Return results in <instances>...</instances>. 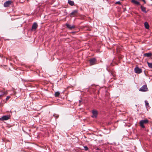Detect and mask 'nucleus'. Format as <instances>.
<instances>
[{
    "label": "nucleus",
    "instance_id": "obj_1",
    "mask_svg": "<svg viewBox=\"0 0 152 152\" xmlns=\"http://www.w3.org/2000/svg\"><path fill=\"white\" fill-rule=\"evenodd\" d=\"M148 91V89L146 85H143L139 89V91H141L145 92Z\"/></svg>",
    "mask_w": 152,
    "mask_h": 152
},
{
    "label": "nucleus",
    "instance_id": "obj_2",
    "mask_svg": "<svg viewBox=\"0 0 152 152\" xmlns=\"http://www.w3.org/2000/svg\"><path fill=\"white\" fill-rule=\"evenodd\" d=\"M148 121L147 120H142L140 121V123L141 126L142 128H144L145 126L144 124H145L148 123Z\"/></svg>",
    "mask_w": 152,
    "mask_h": 152
},
{
    "label": "nucleus",
    "instance_id": "obj_3",
    "mask_svg": "<svg viewBox=\"0 0 152 152\" xmlns=\"http://www.w3.org/2000/svg\"><path fill=\"white\" fill-rule=\"evenodd\" d=\"M134 70L135 72L137 74H140L142 72V69L138 67H135Z\"/></svg>",
    "mask_w": 152,
    "mask_h": 152
},
{
    "label": "nucleus",
    "instance_id": "obj_4",
    "mask_svg": "<svg viewBox=\"0 0 152 152\" xmlns=\"http://www.w3.org/2000/svg\"><path fill=\"white\" fill-rule=\"evenodd\" d=\"M10 117L8 115H4L1 118H0V120L1 121H4V120H7L10 119Z\"/></svg>",
    "mask_w": 152,
    "mask_h": 152
},
{
    "label": "nucleus",
    "instance_id": "obj_5",
    "mask_svg": "<svg viewBox=\"0 0 152 152\" xmlns=\"http://www.w3.org/2000/svg\"><path fill=\"white\" fill-rule=\"evenodd\" d=\"M12 1H9L5 2L4 4V6L5 7H7L9 6L11 4Z\"/></svg>",
    "mask_w": 152,
    "mask_h": 152
},
{
    "label": "nucleus",
    "instance_id": "obj_6",
    "mask_svg": "<svg viewBox=\"0 0 152 152\" xmlns=\"http://www.w3.org/2000/svg\"><path fill=\"white\" fill-rule=\"evenodd\" d=\"M38 26L37 24V23H33L32 26L31 30V31H35L37 29Z\"/></svg>",
    "mask_w": 152,
    "mask_h": 152
},
{
    "label": "nucleus",
    "instance_id": "obj_7",
    "mask_svg": "<svg viewBox=\"0 0 152 152\" xmlns=\"http://www.w3.org/2000/svg\"><path fill=\"white\" fill-rule=\"evenodd\" d=\"M89 62L91 65H93L96 64V60L95 58H93L90 59Z\"/></svg>",
    "mask_w": 152,
    "mask_h": 152
},
{
    "label": "nucleus",
    "instance_id": "obj_8",
    "mask_svg": "<svg viewBox=\"0 0 152 152\" xmlns=\"http://www.w3.org/2000/svg\"><path fill=\"white\" fill-rule=\"evenodd\" d=\"M66 26L67 28L71 30L74 28L75 27L74 26L71 25L68 23L66 24Z\"/></svg>",
    "mask_w": 152,
    "mask_h": 152
},
{
    "label": "nucleus",
    "instance_id": "obj_9",
    "mask_svg": "<svg viewBox=\"0 0 152 152\" xmlns=\"http://www.w3.org/2000/svg\"><path fill=\"white\" fill-rule=\"evenodd\" d=\"M77 10H74V11H73L72 12L70 13V16L71 17H73L74 16H75L77 14Z\"/></svg>",
    "mask_w": 152,
    "mask_h": 152
},
{
    "label": "nucleus",
    "instance_id": "obj_10",
    "mask_svg": "<svg viewBox=\"0 0 152 152\" xmlns=\"http://www.w3.org/2000/svg\"><path fill=\"white\" fill-rule=\"evenodd\" d=\"M93 115L92 116V118H96L97 114V112L96 110H93L92 111Z\"/></svg>",
    "mask_w": 152,
    "mask_h": 152
},
{
    "label": "nucleus",
    "instance_id": "obj_11",
    "mask_svg": "<svg viewBox=\"0 0 152 152\" xmlns=\"http://www.w3.org/2000/svg\"><path fill=\"white\" fill-rule=\"evenodd\" d=\"M131 2L132 3L136 5H140V3L139 2L136 1L135 0H132Z\"/></svg>",
    "mask_w": 152,
    "mask_h": 152
},
{
    "label": "nucleus",
    "instance_id": "obj_12",
    "mask_svg": "<svg viewBox=\"0 0 152 152\" xmlns=\"http://www.w3.org/2000/svg\"><path fill=\"white\" fill-rule=\"evenodd\" d=\"M141 9L142 11L145 13H147V11H146V8L142 6H141Z\"/></svg>",
    "mask_w": 152,
    "mask_h": 152
},
{
    "label": "nucleus",
    "instance_id": "obj_13",
    "mask_svg": "<svg viewBox=\"0 0 152 152\" xmlns=\"http://www.w3.org/2000/svg\"><path fill=\"white\" fill-rule=\"evenodd\" d=\"M144 26L145 28L146 29H148L149 28V25L148 23L147 22H145L144 23Z\"/></svg>",
    "mask_w": 152,
    "mask_h": 152
},
{
    "label": "nucleus",
    "instance_id": "obj_14",
    "mask_svg": "<svg viewBox=\"0 0 152 152\" xmlns=\"http://www.w3.org/2000/svg\"><path fill=\"white\" fill-rule=\"evenodd\" d=\"M68 3L70 5L72 6L74 4V3L73 1L71 0H68Z\"/></svg>",
    "mask_w": 152,
    "mask_h": 152
},
{
    "label": "nucleus",
    "instance_id": "obj_15",
    "mask_svg": "<svg viewBox=\"0 0 152 152\" xmlns=\"http://www.w3.org/2000/svg\"><path fill=\"white\" fill-rule=\"evenodd\" d=\"M151 53H145L144 54V56H145L147 57H149L151 56Z\"/></svg>",
    "mask_w": 152,
    "mask_h": 152
},
{
    "label": "nucleus",
    "instance_id": "obj_16",
    "mask_svg": "<svg viewBox=\"0 0 152 152\" xmlns=\"http://www.w3.org/2000/svg\"><path fill=\"white\" fill-rule=\"evenodd\" d=\"M60 95V93L58 91L56 92H55V95L56 97H58Z\"/></svg>",
    "mask_w": 152,
    "mask_h": 152
},
{
    "label": "nucleus",
    "instance_id": "obj_17",
    "mask_svg": "<svg viewBox=\"0 0 152 152\" xmlns=\"http://www.w3.org/2000/svg\"><path fill=\"white\" fill-rule=\"evenodd\" d=\"M148 66L151 68H152V63H150L148 62H147Z\"/></svg>",
    "mask_w": 152,
    "mask_h": 152
},
{
    "label": "nucleus",
    "instance_id": "obj_18",
    "mask_svg": "<svg viewBox=\"0 0 152 152\" xmlns=\"http://www.w3.org/2000/svg\"><path fill=\"white\" fill-rule=\"evenodd\" d=\"M145 106H146L149 107V103H148V102H147V101H145Z\"/></svg>",
    "mask_w": 152,
    "mask_h": 152
},
{
    "label": "nucleus",
    "instance_id": "obj_19",
    "mask_svg": "<svg viewBox=\"0 0 152 152\" xmlns=\"http://www.w3.org/2000/svg\"><path fill=\"white\" fill-rule=\"evenodd\" d=\"M53 116L56 117V118H58L59 117V115H57L56 114H54L53 115Z\"/></svg>",
    "mask_w": 152,
    "mask_h": 152
},
{
    "label": "nucleus",
    "instance_id": "obj_20",
    "mask_svg": "<svg viewBox=\"0 0 152 152\" xmlns=\"http://www.w3.org/2000/svg\"><path fill=\"white\" fill-rule=\"evenodd\" d=\"M84 150L86 151L88 150V147L86 146H84Z\"/></svg>",
    "mask_w": 152,
    "mask_h": 152
},
{
    "label": "nucleus",
    "instance_id": "obj_21",
    "mask_svg": "<svg viewBox=\"0 0 152 152\" xmlns=\"http://www.w3.org/2000/svg\"><path fill=\"white\" fill-rule=\"evenodd\" d=\"M10 96H7L6 99V100L7 101L8 99H10Z\"/></svg>",
    "mask_w": 152,
    "mask_h": 152
},
{
    "label": "nucleus",
    "instance_id": "obj_22",
    "mask_svg": "<svg viewBox=\"0 0 152 152\" xmlns=\"http://www.w3.org/2000/svg\"><path fill=\"white\" fill-rule=\"evenodd\" d=\"M115 4H121V3L119 1H117V2H116L115 3Z\"/></svg>",
    "mask_w": 152,
    "mask_h": 152
},
{
    "label": "nucleus",
    "instance_id": "obj_23",
    "mask_svg": "<svg viewBox=\"0 0 152 152\" xmlns=\"http://www.w3.org/2000/svg\"><path fill=\"white\" fill-rule=\"evenodd\" d=\"M0 91L1 92H2V93H3V94L0 95V97L2 96L4 94H5V93L4 92H2V91Z\"/></svg>",
    "mask_w": 152,
    "mask_h": 152
},
{
    "label": "nucleus",
    "instance_id": "obj_24",
    "mask_svg": "<svg viewBox=\"0 0 152 152\" xmlns=\"http://www.w3.org/2000/svg\"><path fill=\"white\" fill-rule=\"evenodd\" d=\"M144 2V3L145 4L146 3V2H145V0H144L143 1Z\"/></svg>",
    "mask_w": 152,
    "mask_h": 152
}]
</instances>
